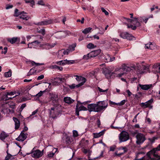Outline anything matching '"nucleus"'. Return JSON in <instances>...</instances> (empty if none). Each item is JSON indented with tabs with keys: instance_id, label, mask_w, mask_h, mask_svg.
<instances>
[{
	"instance_id": "f03ea898",
	"label": "nucleus",
	"mask_w": 160,
	"mask_h": 160,
	"mask_svg": "<svg viewBox=\"0 0 160 160\" xmlns=\"http://www.w3.org/2000/svg\"><path fill=\"white\" fill-rule=\"evenodd\" d=\"M64 80V78L59 77L54 78L52 79V83L53 85L57 86L62 83Z\"/></svg>"
},
{
	"instance_id": "6ab92c4d",
	"label": "nucleus",
	"mask_w": 160,
	"mask_h": 160,
	"mask_svg": "<svg viewBox=\"0 0 160 160\" xmlns=\"http://www.w3.org/2000/svg\"><path fill=\"white\" fill-rule=\"evenodd\" d=\"M69 51V49H67L66 50H61L59 51V56L61 55L62 57H63V55H68V54Z\"/></svg>"
},
{
	"instance_id": "1a4fd4ad",
	"label": "nucleus",
	"mask_w": 160,
	"mask_h": 160,
	"mask_svg": "<svg viewBox=\"0 0 160 160\" xmlns=\"http://www.w3.org/2000/svg\"><path fill=\"white\" fill-rule=\"evenodd\" d=\"M43 154L42 152L39 150H37L33 151L32 153V156L33 157L38 158L41 157Z\"/></svg>"
},
{
	"instance_id": "393cba45",
	"label": "nucleus",
	"mask_w": 160,
	"mask_h": 160,
	"mask_svg": "<svg viewBox=\"0 0 160 160\" xmlns=\"http://www.w3.org/2000/svg\"><path fill=\"white\" fill-rule=\"evenodd\" d=\"M153 71L155 72L160 74V65L154 66L153 67Z\"/></svg>"
},
{
	"instance_id": "c03bdc74",
	"label": "nucleus",
	"mask_w": 160,
	"mask_h": 160,
	"mask_svg": "<svg viewBox=\"0 0 160 160\" xmlns=\"http://www.w3.org/2000/svg\"><path fill=\"white\" fill-rule=\"evenodd\" d=\"M73 136L74 137H77L78 136V133L76 130H74L72 131Z\"/></svg>"
},
{
	"instance_id": "4d7b16f0",
	"label": "nucleus",
	"mask_w": 160,
	"mask_h": 160,
	"mask_svg": "<svg viewBox=\"0 0 160 160\" xmlns=\"http://www.w3.org/2000/svg\"><path fill=\"white\" fill-rule=\"evenodd\" d=\"M38 4L42 6H44L45 5L44 3L42 0H40L38 1Z\"/></svg>"
},
{
	"instance_id": "774afa93",
	"label": "nucleus",
	"mask_w": 160,
	"mask_h": 160,
	"mask_svg": "<svg viewBox=\"0 0 160 160\" xmlns=\"http://www.w3.org/2000/svg\"><path fill=\"white\" fill-rule=\"evenodd\" d=\"M76 86H75V84H72L71 85H70L69 87V88L72 89H74L75 88Z\"/></svg>"
},
{
	"instance_id": "052dcab7",
	"label": "nucleus",
	"mask_w": 160,
	"mask_h": 160,
	"mask_svg": "<svg viewBox=\"0 0 160 160\" xmlns=\"http://www.w3.org/2000/svg\"><path fill=\"white\" fill-rule=\"evenodd\" d=\"M139 113L137 114L134 117V118L132 120V122H137V118L138 115L139 114Z\"/></svg>"
},
{
	"instance_id": "72a5a7b5",
	"label": "nucleus",
	"mask_w": 160,
	"mask_h": 160,
	"mask_svg": "<svg viewBox=\"0 0 160 160\" xmlns=\"http://www.w3.org/2000/svg\"><path fill=\"white\" fill-rule=\"evenodd\" d=\"M40 43V42H38V41H35L32 42L30 43H29L28 44V48H30L29 46L30 45H38Z\"/></svg>"
},
{
	"instance_id": "9d476101",
	"label": "nucleus",
	"mask_w": 160,
	"mask_h": 160,
	"mask_svg": "<svg viewBox=\"0 0 160 160\" xmlns=\"http://www.w3.org/2000/svg\"><path fill=\"white\" fill-rule=\"evenodd\" d=\"M56 45V43H44L40 45V47H43V48H45L46 49H49L52 48L54 47Z\"/></svg>"
},
{
	"instance_id": "4468645a",
	"label": "nucleus",
	"mask_w": 160,
	"mask_h": 160,
	"mask_svg": "<svg viewBox=\"0 0 160 160\" xmlns=\"http://www.w3.org/2000/svg\"><path fill=\"white\" fill-rule=\"evenodd\" d=\"M139 86L142 89L144 90H147L152 88V85L151 84L145 85L140 84Z\"/></svg>"
},
{
	"instance_id": "20e7f679",
	"label": "nucleus",
	"mask_w": 160,
	"mask_h": 160,
	"mask_svg": "<svg viewBox=\"0 0 160 160\" xmlns=\"http://www.w3.org/2000/svg\"><path fill=\"white\" fill-rule=\"evenodd\" d=\"M119 140H128L129 136L128 133L125 131H122L119 135Z\"/></svg>"
},
{
	"instance_id": "cd10ccee",
	"label": "nucleus",
	"mask_w": 160,
	"mask_h": 160,
	"mask_svg": "<svg viewBox=\"0 0 160 160\" xmlns=\"http://www.w3.org/2000/svg\"><path fill=\"white\" fill-rule=\"evenodd\" d=\"M19 18L23 20H25L26 21L28 20L29 18H30V17L25 15L21 14L20 15Z\"/></svg>"
},
{
	"instance_id": "412c9836",
	"label": "nucleus",
	"mask_w": 160,
	"mask_h": 160,
	"mask_svg": "<svg viewBox=\"0 0 160 160\" xmlns=\"http://www.w3.org/2000/svg\"><path fill=\"white\" fill-rule=\"evenodd\" d=\"M64 101L65 102L68 104L72 103L74 101V100L69 97H65L64 98Z\"/></svg>"
},
{
	"instance_id": "4be33fe9",
	"label": "nucleus",
	"mask_w": 160,
	"mask_h": 160,
	"mask_svg": "<svg viewBox=\"0 0 160 160\" xmlns=\"http://www.w3.org/2000/svg\"><path fill=\"white\" fill-rule=\"evenodd\" d=\"M104 130L101 131L98 133H93V137L94 138H98L102 135L104 133Z\"/></svg>"
},
{
	"instance_id": "a878e982",
	"label": "nucleus",
	"mask_w": 160,
	"mask_h": 160,
	"mask_svg": "<svg viewBox=\"0 0 160 160\" xmlns=\"http://www.w3.org/2000/svg\"><path fill=\"white\" fill-rule=\"evenodd\" d=\"M77 106V109L79 111L82 110L87 111L88 110L87 108H86L84 107V106L82 105L80 106L78 104L77 105L76 107Z\"/></svg>"
},
{
	"instance_id": "37998d69",
	"label": "nucleus",
	"mask_w": 160,
	"mask_h": 160,
	"mask_svg": "<svg viewBox=\"0 0 160 160\" xmlns=\"http://www.w3.org/2000/svg\"><path fill=\"white\" fill-rule=\"evenodd\" d=\"M12 158H13V157L11 155L8 154V155L5 157V160H10Z\"/></svg>"
},
{
	"instance_id": "2f4dec72",
	"label": "nucleus",
	"mask_w": 160,
	"mask_h": 160,
	"mask_svg": "<svg viewBox=\"0 0 160 160\" xmlns=\"http://www.w3.org/2000/svg\"><path fill=\"white\" fill-rule=\"evenodd\" d=\"M76 44L75 43L72 44V45L70 46L69 47L68 49H69V51H73L75 50V48L76 47Z\"/></svg>"
},
{
	"instance_id": "09e8293b",
	"label": "nucleus",
	"mask_w": 160,
	"mask_h": 160,
	"mask_svg": "<svg viewBox=\"0 0 160 160\" xmlns=\"http://www.w3.org/2000/svg\"><path fill=\"white\" fill-rule=\"evenodd\" d=\"M156 150V151H157V150H160V144L158 145V147L155 149H154L153 150H152L151 151V152H152V153H155V150Z\"/></svg>"
},
{
	"instance_id": "5fc2aeb1",
	"label": "nucleus",
	"mask_w": 160,
	"mask_h": 160,
	"mask_svg": "<svg viewBox=\"0 0 160 160\" xmlns=\"http://www.w3.org/2000/svg\"><path fill=\"white\" fill-rule=\"evenodd\" d=\"M23 24L26 26H31L32 23L29 22H23Z\"/></svg>"
},
{
	"instance_id": "13d9d810",
	"label": "nucleus",
	"mask_w": 160,
	"mask_h": 160,
	"mask_svg": "<svg viewBox=\"0 0 160 160\" xmlns=\"http://www.w3.org/2000/svg\"><path fill=\"white\" fill-rule=\"evenodd\" d=\"M44 78V75L43 74H42V75H40V76H38V77L37 80H41V79H43Z\"/></svg>"
},
{
	"instance_id": "a19ab883",
	"label": "nucleus",
	"mask_w": 160,
	"mask_h": 160,
	"mask_svg": "<svg viewBox=\"0 0 160 160\" xmlns=\"http://www.w3.org/2000/svg\"><path fill=\"white\" fill-rule=\"evenodd\" d=\"M46 92V90H44L43 91H40L38 93H37L36 95V96L38 97H41L43 93Z\"/></svg>"
},
{
	"instance_id": "69168bd1",
	"label": "nucleus",
	"mask_w": 160,
	"mask_h": 160,
	"mask_svg": "<svg viewBox=\"0 0 160 160\" xmlns=\"http://www.w3.org/2000/svg\"><path fill=\"white\" fill-rule=\"evenodd\" d=\"M7 94L8 95H14V94L16 93V92H8L7 93Z\"/></svg>"
},
{
	"instance_id": "0e129e2a",
	"label": "nucleus",
	"mask_w": 160,
	"mask_h": 160,
	"mask_svg": "<svg viewBox=\"0 0 160 160\" xmlns=\"http://www.w3.org/2000/svg\"><path fill=\"white\" fill-rule=\"evenodd\" d=\"M74 61L73 60H67V64H70L74 63Z\"/></svg>"
},
{
	"instance_id": "b1692460",
	"label": "nucleus",
	"mask_w": 160,
	"mask_h": 160,
	"mask_svg": "<svg viewBox=\"0 0 160 160\" xmlns=\"http://www.w3.org/2000/svg\"><path fill=\"white\" fill-rule=\"evenodd\" d=\"M51 100L54 103H58V95L56 94L52 95L51 97Z\"/></svg>"
},
{
	"instance_id": "473e14b6",
	"label": "nucleus",
	"mask_w": 160,
	"mask_h": 160,
	"mask_svg": "<svg viewBox=\"0 0 160 160\" xmlns=\"http://www.w3.org/2000/svg\"><path fill=\"white\" fill-rule=\"evenodd\" d=\"M12 75V71L11 70L7 72H6L4 74V76L5 77L8 78L10 77Z\"/></svg>"
},
{
	"instance_id": "ddd939ff",
	"label": "nucleus",
	"mask_w": 160,
	"mask_h": 160,
	"mask_svg": "<svg viewBox=\"0 0 160 160\" xmlns=\"http://www.w3.org/2000/svg\"><path fill=\"white\" fill-rule=\"evenodd\" d=\"M73 77H76V80L80 83H84L86 82V79L85 78L78 75L73 76Z\"/></svg>"
},
{
	"instance_id": "79ce46f5",
	"label": "nucleus",
	"mask_w": 160,
	"mask_h": 160,
	"mask_svg": "<svg viewBox=\"0 0 160 160\" xmlns=\"http://www.w3.org/2000/svg\"><path fill=\"white\" fill-rule=\"evenodd\" d=\"M26 3H30L31 6H33L34 4V2L32 0H25Z\"/></svg>"
},
{
	"instance_id": "7c9ffc66",
	"label": "nucleus",
	"mask_w": 160,
	"mask_h": 160,
	"mask_svg": "<svg viewBox=\"0 0 160 160\" xmlns=\"http://www.w3.org/2000/svg\"><path fill=\"white\" fill-rule=\"evenodd\" d=\"M92 29V28L89 27L84 29L82 31V32L85 34H86L89 32H90L91 30Z\"/></svg>"
},
{
	"instance_id": "8fccbe9b",
	"label": "nucleus",
	"mask_w": 160,
	"mask_h": 160,
	"mask_svg": "<svg viewBox=\"0 0 160 160\" xmlns=\"http://www.w3.org/2000/svg\"><path fill=\"white\" fill-rule=\"evenodd\" d=\"M38 109H37L35 111L33 112H32V114L31 115H30V116L29 117H28V118H32V116L33 115H35V114H36L38 112Z\"/></svg>"
},
{
	"instance_id": "dca6fc26",
	"label": "nucleus",
	"mask_w": 160,
	"mask_h": 160,
	"mask_svg": "<svg viewBox=\"0 0 160 160\" xmlns=\"http://www.w3.org/2000/svg\"><path fill=\"white\" fill-rule=\"evenodd\" d=\"M8 41L11 44L14 43L18 40H19V38L18 37H13L12 38H8L7 39Z\"/></svg>"
},
{
	"instance_id": "e433bc0d",
	"label": "nucleus",
	"mask_w": 160,
	"mask_h": 160,
	"mask_svg": "<svg viewBox=\"0 0 160 160\" xmlns=\"http://www.w3.org/2000/svg\"><path fill=\"white\" fill-rule=\"evenodd\" d=\"M96 47V46H95L92 43H89L87 45V48L89 49L93 48Z\"/></svg>"
},
{
	"instance_id": "f3484780",
	"label": "nucleus",
	"mask_w": 160,
	"mask_h": 160,
	"mask_svg": "<svg viewBox=\"0 0 160 160\" xmlns=\"http://www.w3.org/2000/svg\"><path fill=\"white\" fill-rule=\"evenodd\" d=\"M101 50L99 49L92 51L90 52V55L92 58L95 57L99 54Z\"/></svg>"
},
{
	"instance_id": "5701e85b",
	"label": "nucleus",
	"mask_w": 160,
	"mask_h": 160,
	"mask_svg": "<svg viewBox=\"0 0 160 160\" xmlns=\"http://www.w3.org/2000/svg\"><path fill=\"white\" fill-rule=\"evenodd\" d=\"M137 140H145V138L144 135L141 133H138L136 135Z\"/></svg>"
},
{
	"instance_id": "3c124183",
	"label": "nucleus",
	"mask_w": 160,
	"mask_h": 160,
	"mask_svg": "<svg viewBox=\"0 0 160 160\" xmlns=\"http://www.w3.org/2000/svg\"><path fill=\"white\" fill-rule=\"evenodd\" d=\"M26 106V104L25 103H23V104H22L20 109H19V111H22V110L23 109L25 108V107Z\"/></svg>"
},
{
	"instance_id": "a211bd4d",
	"label": "nucleus",
	"mask_w": 160,
	"mask_h": 160,
	"mask_svg": "<svg viewBox=\"0 0 160 160\" xmlns=\"http://www.w3.org/2000/svg\"><path fill=\"white\" fill-rule=\"evenodd\" d=\"M13 119L15 122V129H18L20 126V122L16 118L13 117Z\"/></svg>"
},
{
	"instance_id": "2eb2a0df",
	"label": "nucleus",
	"mask_w": 160,
	"mask_h": 160,
	"mask_svg": "<svg viewBox=\"0 0 160 160\" xmlns=\"http://www.w3.org/2000/svg\"><path fill=\"white\" fill-rule=\"evenodd\" d=\"M9 136V134L7 133L4 131H2L0 134V139L1 140H4L7 139Z\"/></svg>"
},
{
	"instance_id": "338daca9",
	"label": "nucleus",
	"mask_w": 160,
	"mask_h": 160,
	"mask_svg": "<svg viewBox=\"0 0 160 160\" xmlns=\"http://www.w3.org/2000/svg\"><path fill=\"white\" fill-rule=\"evenodd\" d=\"M62 65H64L67 64V59L64 60H62Z\"/></svg>"
},
{
	"instance_id": "6e6d98bb",
	"label": "nucleus",
	"mask_w": 160,
	"mask_h": 160,
	"mask_svg": "<svg viewBox=\"0 0 160 160\" xmlns=\"http://www.w3.org/2000/svg\"><path fill=\"white\" fill-rule=\"evenodd\" d=\"M13 6L12 5L7 4L6 5V9H8L11 8L13 7Z\"/></svg>"
},
{
	"instance_id": "bf43d9fd",
	"label": "nucleus",
	"mask_w": 160,
	"mask_h": 160,
	"mask_svg": "<svg viewBox=\"0 0 160 160\" xmlns=\"http://www.w3.org/2000/svg\"><path fill=\"white\" fill-rule=\"evenodd\" d=\"M4 51H2V53H4V54H6V53L7 52V51H8V48L7 47H5L4 48Z\"/></svg>"
},
{
	"instance_id": "7ed1b4c3",
	"label": "nucleus",
	"mask_w": 160,
	"mask_h": 160,
	"mask_svg": "<svg viewBox=\"0 0 160 160\" xmlns=\"http://www.w3.org/2000/svg\"><path fill=\"white\" fill-rule=\"evenodd\" d=\"M123 19L127 20L128 22H131L134 24L135 26L138 27L141 26L139 21L138 20V19L137 18H134V19H131L126 18H123Z\"/></svg>"
},
{
	"instance_id": "ea45409f",
	"label": "nucleus",
	"mask_w": 160,
	"mask_h": 160,
	"mask_svg": "<svg viewBox=\"0 0 160 160\" xmlns=\"http://www.w3.org/2000/svg\"><path fill=\"white\" fill-rule=\"evenodd\" d=\"M36 72V71L34 70V69L33 68L31 69L30 71L28 72L27 74V76H29L32 74H33L34 73H35Z\"/></svg>"
},
{
	"instance_id": "f257e3e1",
	"label": "nucleus",
	"mask_w": 160,
	"mask_h": 160,
	"mask_svg": "<svg viewBox=\"0 0 160 160\" xmlns=\"http://www.w3.org/2000/svg\"><path fill=\"white\" fill-rule=\"evenodd\" d=\"M108 105V102L105 101H99L96 103H92L88 105V109L89 112L93 111L99 112L102 110H104Z\"/></svg>"
},
{
	"instance_id": "f704fd0d",
	"label": "nucleus",
	"mask_w": 160,
	"mask_h": 160,
	"mask_svg": "<svg viewBox=\"0 0 160 160\" xmlns=\"http://www.w3.org/2000/svg\"><path fill=\"white\" fill-rule=\"evenodd\" d=\"M51 68H55L58 70H59L60 71H62L63 69V68L62 67H59L56 65H52L51 66Z\"/></svg>"
},
{
	"instance_id": "c756f323",
	"label": "nucleus",
	"mask_w": 160,
	"mask_h": 160,
	"mask_svg": "<svg viewBox=\"0 0 160 160\" xmlns=\"http://www.w3.org/2000/svg\"><path fill=\"white\" fill-rule=\"evenodd\" d=\"M54 149H56V151H55V152L54 153L50 152L47 155L48 158H52L53 157L55 153V152H57L58 151V148H54Z\"/></svg>"
},
{
	"instance_id": "6e6552de",
	"label": "nucleus",
	"mask_w": 160,
	"mask_h": 160,
	"mask_svg": "<svg viewBox=\"0 0 160 160\" xmlns=\"http://www.w3.org/2000/svg\"><path fill=\"white\" fill-rule=\"evenodd\" d=\"M54 22V21L53 19H49L39 22L37 23V25L41 26L47 25L53 23Z\"/></svg>"
},
{
	"instance_id": "e2e57ef3",
	"label": "nucleus",
	"mask_w": 160,
	"mask_h": 160,
	"mask_svg": "<svg viewBox=\"0 0 160 160\" xmlns=\"http://www.w3.org/2000/svg\"><path fill=\"white\" fill-rule=\"evenodd\" d=\"M45 30L44 29H41L39 31V32L43 35H44L45 34Z\"/></svg>"
},
{
	"instance_id": "9b49d317",
	"label": "nucleus",
	"mask_w": 160,
	"mask_h": 160,
	"mask_svg": "<svg viewBox=\"0 0 160 160\" xmlns=\"http://www.w3.org/2000/svg\"><path fill=\"white\" fill-rule=\"evenodd\" d=\"M153 102V99L152 98L147 102L141 103L140 106L144 108H146L149 107Z\"/></svg>"
},
{
	"instance_id": "bb28decb",
	"label": "nucleus",
	"mask_w": 160,
	"mask_h": 160,
	"mask_svg": "<svg viewBox=\"0 0 160 160\" xmlns=\"http://www.w3.org/2000/svg\"><path fill=\"white\" fill-rule=\"evenodd\" d=\"M62 35L61 37H65L67 35H72V34L69 31H67L62 32L61 33Z\"/></svg>"
},
{
	"instance_id": "c85d7f7f",
	"label": "nucleus",
	"mask_w": 160,
	"mask_h": 160,
	"mask_svg": "<svg viewBox=\"0 0 160 160\" xmlns=\"http://www.w3.org/2000/svg\"><path fill=\"white\" fill-rule=\"evenodd\" d=\"M27 138L26 135L22 132L20 135L19 136V138L20 140H24Z\"/></svg>"
},
{
	"instance_id": "39448f33",
	"label": "nucleus",
	"mask_w": 160,
	"mask_h": 160,
	"mask_svg": "<svg viewBox=\"0 0 160 160\" xmlns=\"http://www.w3.org/2000/svg\"><path fill=\"white\" fill-rule=\"evenodd\" d=\"M120 36L123 39H126L129 40H133V38H134L131 34L127 32H122L121 33Z\"/></svg>"
},
{
	"instance_id": "864d4df0",
	"label": "nucleus",
	"mask_w": 160,
	"mask_h": 160,
	"mask_svg": "<svg viewBox=\"0 0 160 160\" xmlns=\"http://www.w3.org/2000/svg\"><path fill=\"white\" fill-rule=\"evenodd\" d=\"M33 64H34L36 66H39V65H44V63H36V62H35L33 61L32 62V65H34Z\"/></svg>"
},
{
	"instance_id": "de8ad7c7",
	"label": "nucleus",
	"mask_w": 160,
	"mask_h": 160,
	"mask_svg": "<svg viewBox=\"0 0 160 160\" xmlns=\"http://www.w3.org/2000/svg\"><path fill=\"white\" fill-rule=\"evenodd\" d=\"M101 9L102 11L104 13L105 15H108V14H109L108 12L107 11H106L103 8H101Z\"/></svg>"
},
{
	"instance_id": "aec40b11",
	"label": "nucleus",
	"mask_w": 160,
	"mask_h": 160,
	"mask_svg": "<svg viewBox=\"0 0 160 160\" xmlns=\"http://www.w3.org/2000/svg\"><path fill=\"white\" fill-rule=\"evenodd\" d=\"M112 73H112L110 71L108 70L105 71V75L106 77L108 79L110 78Z\"/></svg>"
},
{
	"instance_id": "c9c22d12",
	"label": "nucleus",
	"mask_w": 160,
	"mask_h": 160,
	"mask_svg": "<svg viewBox=\"0 0 160 160\" xmlns=\"http://www.w3.org/2000/svg\"><path fill=\"white\" fill-rule=\"evenodd\" d=\"M91 55H90V52L86 55H84L83 59L87 60L92 58Z\"/></svg>"
},
{
	"instance_id": "603ef678",
	"label": "nucleus",
	"mask_w": 160,
	"mask_h": 160,
	"mask_svg": "<svg viewBox=\"0 0 160 160\" xmlns=\"http://www.w3.org/2000/svg\"><path fill=\"white\" fill-rule=\"evenodd\" d=\"M128 28H131L132 30H135L136 29V26H133L132 25H128Z\"/></svg>"
},
{
	"instance_id": "f8f14e48",
	"label": "nucleus",
	"mask_w": 160,
	"mask_h": 160,
	"mask_svg": "<svg viewBox=\"0 0 160 160\" xmlns=\"http://www.w3.org/2000/svg\"><path fill=\"white\" fill-rule=\"evenodd\" d=\"M146 48L150 49H155L157 48L156 45L154 43L149 42L146 44Z\"/></svg>"
},
{
	"instance_id": "0eeeda50",
	"label": "nucleus",
	"mask_w": 160,
	"mask_h": 160,
	"mask_svg": "<svg viewBox=\"0 0 160 160\" xmlns=\"http://www.w3.org/2000/svg\"><path fill=\"white\" fill-rule=\"evenodd\" d=\"M123 71V68H117L114 70V72H113V73L116 74L117 77L120 78L125 73L122 72Z\"/></svg>"
},
{
	"instance_id": "680f3d73",
	"label": "nucleus",
	"mask_w": 160,
	"mask_h": 160,
	"mask_svg": "<svg viewBox=\"0 0 160 160\" xmlns=\"http://www.w3.org/2000/svg\"><path fill=\"white\" fill-rule=\"evenodd\" d=\"M98 90L100 92H107L108 91V89H106L103 90L101 88L99 87H98Z\"/></svg>"
},
{
	"instance_id": "49530a36",
	"label": "nucleus",
	"mask_w": 160,
	"mask_h": 160,
	"mask_svg": "<svg viewBox=\"0 0 160 160\" xmlns=\"http://www.w3.org/2000/svg\"><path fill=\"white\" fill-rule=\"evenodd\" d=\"M153 18V15L152 14L150 16L148 17V18H145L144 19H143V22H145V23H146L148 20V19L150 18Z\"/></svg>"
},
{
	"instance_id": "4c0bfd02",
	"label": "nucleus",
	"mask_w": 160,
	"mask_h": 160,
	"mask_svg": "<svg viewBox=\"0 0 160 160\" xmlns=\"http://www.w3.org/2000/svg\"><path fill=\"white\" fill-rule=\"evenodd\" d=\"M8 95L7 94L4 95L2 99L5 101H7L9 99H12V98H13V97H8Z\"/></svg>"
},
{
	"instance_id": "a18cd8bd",
	"label": "nucleus",
	"mask_w": 160,
	"mask_h": 160,
	"mask_svg": "<svg viewBox=\"0 0 160 160\" xmlns=\"http://www.w3.org/2000/svg\"><path fill=\"white\" fill-rule=\"evenodd\" d=\"M126 102V100H124L120 102L117 103V105L122 106L124 105Z\"/></svg>"
},
{
	"instance_id": "423d86ee",
	"label": "nucleus",
	"mask_w": 160,
	"mask_h": 160,
	"mask_svg": "<svg viewBox=\"0 0 160 160\" xmlns=\"http://www.w3.org/2000/svg\"><path fill=\"white\" fill-rule=\"evenodd\" d=\"M50 113L52 118H55L59 114V112L57 108H51Z\"/></svg>"
},
{
	"instance_id": "58836bf2",
	"label": "nucleus",
	"mask_w": 160,
	"mask_h": 160,
	"mask_svg": "<svg viewBox=\"0 0 160 160\" xmlns=\"http://www.w3.org/2000/svg\"><path fill=\"white\" fill-rule=\"evenodd\" d=\"M20 15V12H18V9H16L15 10L14 16L17 17L19 16Z\"/></svg>"
}]
</instances>
